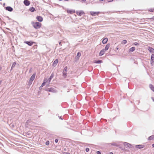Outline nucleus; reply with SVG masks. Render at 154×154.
Returning <instances> with one entry per match:
<instances>
[{
  "label": "nucleus",
  "instance_id": "nucleus-27",
  "mask_svg": "<svg viewBox=\"0 0 154 154\" xmlns=\"http://www.w3.org/2000/svg\"><path fill=\"white\" fill-rule=\"evenodd\" d=\"M16 64V63L15 62H14L13 63V64L12 65V66H11V69L12 70V69L14 68L15 65Z\"/></svg>",
  "mask_w": 154,
  "mask_h": 154
},
{
  "label": "nucleus",
  "instance_id": "nucleus-33",
  "mask_svg": "<svg viewBox=\"0 0 154 154\" xmlns=\"http://www.w3.org/2000/svg\"><path fill=\"white\" fill-rule=\"evenodd\" d=\"M49 144V142L48 141H47L46 143H45V144L47 145H48Z\"/></svg>",
  "mask_w": 154,
  "mask_h": 154
},
{
  "label": "nucleus",
  "instance_id": "nucleus-32",
  "mask_svg": "<svg viewBox=\"0 0 154 154\" xmlns=\"http://www.w3.org/2000/svg\"><path fill=\"white\" fill-rule=\"evenodd\" d=\"M37 47H38V46L37 45H35L33 46V47L34 48H36V49H37Z\"/></svg>",
  "mask_w": 154,
  "mask_h": 154
},
{
  "label": "nucleus",
  "instance_id": "nucleus-40",
  "mask_svg": "<svg viewBox=\"0 0 154 154\" xmlns=\"http://www.w3.org/2000/svg\"><path fill=\"white\" fill-rule=\"evenodd\" d=\"M109 154H113V153L112 152H110Z\"/></svg>",
  "mask_w": 154,
  "mask_h": 154
},
{
  "label": "nucleus",
  "instance_id": "nucleus-30",
  "mask_svg": "<svg viewBox=\"0 0 154 154\" xmlns=\"http://www.w3.org/2000/svg\"><path fill=\"white\" fill-rule=\"evenodd\" d=\"M148 11L151 12H153L154 11V9L152 8L148 10Z\"/></svg>",
  "mask_w": 154,
  "mask_h": 154
},
{
  "label": "nucleus",
  "instance_id": "nucleus-38",
  "mask_svg": "<svg viewBox=\"0 0 154 154\" xmlns=\"http://www.w3.org/2000/svg\"><path fill=\"white\" fill-rule=\"evenodd\" d=\"M55 142H56V143H57L58 142V140H57V139L55 140Z\"/></svg>",
  "mask_w": 154,
  "mask_h": 154
},
{
  "label": "nucleus",
  "instance_id": "nucleus-25",
  "mask_svg": "<svg viewBox=\"0 0 154 154\" xmlns=\"http://www.w3.org/2000/svg\"><path fill=\"white\" fill-rule=\"evenodd\" d=\"M127 41L126 40H123L122 42H121V44H125L127 43Z\"/></svg>",
  "mask_w": 154,
  "mask_h": 154
},
{
  "label": "nucleus",
  "instance_id": "nucleus-8",
  "mask_svg": "<svg viewBox=\"0 0 154 154\" xmlns=\"http://www.w3.org/2000/svg\"><path fill=\"white\" fill-rule=\"evenodd\" d=\"M23 2L25 5L26 6H28L30 4V2L28 0H25Z\"/></svg>",
  "mask_w": 154,
  "mask_h": 154
},
{
  "label": "nucleus",
  "instance_id": "nucleus-22",
  "mask_svg": "<svg viewBox=\"0 0 154 154\" xmlns=\"http://www.w3.org/2000/svg\"><path fill=\"white\" fill-rule=\"evenodd\" d=\"M154 138V135L151 136L149 137L148 140H151Z\"/></svg>",
  "mask_w": 154,
  "mask_h": 154
},
{
  "label": "nucleus",
  "instance_id": "nucleus-1",
  "mask_svg": "<svg viewBox=\"0 0 154 154\" xmlns=\"http://www.w3.org/2000/svg\"><path fill=\"white\" fill-rule=\"evenodd\" d=\"M31 24L32 26L35 29H38L41 28L42 26V23L38 22H32Z\"/></svg>",
  "mask_w": 154,
  "mask_h": 154
},
{
  "label": "nucleus",
  "instance_id": "nucleus-28",
  "mask_svg": "<svg viewBox=\"0 0 154 154\" xmlns=\"http://www.w3.org/2000/svg\"><path fill=\"white\" fill-rule=\"evenodd\" d=\"M81 53L80 52H78L77 54V58H78L79 59V57L81 56Z\"/></svg>",
  "mask_w": 154,
  "mask_h": 154
},
{
  "label": "nucleus",
  "instance_id": "nucleus-12",
  "mask_svg": "<svg viewBox=\"0 0 154 154\" xmlns=\"http://www.w3.org/2000/svg\"><path fill=\"white\" fill-rule=\"evenodd\" d=\"M154 62V54H152L151 57V63H152Z\"/></svg>",
  "mask_w": 154,
  "mask_h": 154
},
{
  "label": "nucleus",
  "instance_id": "nucleus-4",
  "mask_svg": "<svg viewBox=\"0 0 154 154\" xmlns=\"http://www.w3.org/2000/svg\"><path fill=\"white\" fill-rule=\"evenodd\" d=\"M36 19L38 21L40 22H41L43 21V17L40 16H37L36 17Z\"/></svg>",
  "mask_w": 154,
  "mask_h": 154
},
{
  "label": "nucleus",
  "instance_id": "nucleus-37",
  "mask_svg": "<svg viewBox=\"0 0 154 154\" xmlns=\"http://www.w3.org/2000/svg\"><path fill=\"white\" fill-rule=\"evenodd\" d=\"M97 154H101V153L100 151H98L97 152Z\"/></svg>",
  "mask_w": 154,
  "mask_h": 154
},
{
  "label": "nucleus",
  "instance_id": "nucleus-29",
  "mask_svg": "<svg viewBox=\"0 0 154 154\" xmlns=\"http://www.w3.org/2000/svg\"><path fill=\"white\" fill-rule=\"evenodd\" d=\"M112 145L114 146H118V145L116 143H112Z\"/></svg>",
  "mask_w": 154,
  "mask_h": 154
},
{
  "label": "nucleus",
  "instance_id": "nucleus-19",
  "mask_svg": "<svg viewBox=\"0 0 154 154\" xmlns=\"http://www.w3.org/2000/svg\"><path fill=\"white\" fill-rule=\"evenodd\" d=\"M110 44H108L105 47V49L104 50H105V51H106V50H107L109 47H110Z\"/></svg>",
  "mask_w": 154,
  "mask_h": 154
},
{
  "label": "nucleus",
  "instance_id": "nucleus-43",
  "mask_svg": "<svg viewBox=\"0 0 154 154\" xmlns=\"http://www.w3.org/2000/svg\"><path fill=\"white\" fill-rule=\"evenodd\" d=\"M150 19H152L153 20H154V18H151Z\"/></svg>",
  "mask_w": 154,
  "mask_h": 154
},
{
  "label": "nucleus",
  "instance_id": "nucleus-31",
  "mask_svg": "<svg viewBox=\"0 0 154 154\" xmlns=\"http://www.w3.org/2000/svg\"><path fill=\"white\" fill-rule=\"evenodd\" d=\"M66 74H67V72L65 73V72H63V76L64 77H66Z\"/></svg>",
  "mask_w": 154,
  "mask_h": 154
},
{
  "label": "nucleus",
  "instance_id": "nucleus-35",
  "mask_svg": "<svg viewBox=\"0 0 154 154\" xmlns=\"http://www.w3.org/2000/svg\"><path fill=\"white\" fill-rule=\"evenodd\" d=\"M89 149L88 148H86L85 150L86 152H87L89 151Z\"/></svg>",
  "mask_w": 154,
  "mask_h": 154
},
{
  "label": "nucleus",
  "instance_id": "nucleus-46",
  "mask_svg": "<svg viewBox=\"0 0 154 154\" xmlns=\"http://www.w3.org/2000/svg\"><path fill=\"white\" fill-rule=\"evenodd\" d=\"M2 0H0V1H2Z\"/></svg>",
  "mask_w": 154,
  "mask_h": 154
},
{
  "label": "nucleus",
  "instance_id": "nucleus-6",
  "mask_svg": "<svg viewBox=\"0 0 154 154\" xmlns=\"http://www.w3.org/2000/svg\"><path fill=\"white\" fill-rule=\"evenodd\" d=\"M35 73L33 74L30 79V80H29L30 82L31 81V82H32V81H33V80H34V79H35Z\"/></svg>",
  "mask_w": 154,
  "mask_h": 154
},
{
  "label": "nucleus",
  "instance_id": "nucleus-41",
  "mask_svg": "<svg viewBox=\"0 0 154 154\" xmlns=\"http://www.w3.org/2000/svg\"><path fill=\"white\" fill-rule=\"evenodd\" d=\"M59 44L60 45H61V42H60L59 43Z\"/></svg>",
  "mask_w": 154,
  "mask_h": 154
},
{
  "label": "nucleus",
  "instance_id": "nucleus-42",
  "mask_svg": "<svg viewBox=\"0 0 154 154\" xmlns=\"http://www.w3.org/2000/svg\"><path fill=\"white\" fill-rule=\"evenodd\" d=\"M152 146H153V147H154V144H153L152 145Z\"/></svg>",
  "mask_w": 154,
  "mask_h": 154
},
{
  "label": "nucleus",
  "instance_id": "nucleus-45",
  "mask_svg": "<svg viewBox=\"0 0 154 154\" xmlns=\"http://www.w3.org/2000/svg\"><path fill=\"white\" fill-rule=\"evenodd\" d=\"M116 49L117 50H118L119 48H117Z\"/></svg>",
  "mask_w": 154,
  "mask_h": 154
},
{
  "label": "nucleus",
  "instance_id": "nucleus-13",
  "mask_svg": "<svg viewBox=\"0 0 154 154\" xmlns=\"http://www.w3.org/2000/svg\"><path fill=\"white\" fill-rule=\"evenodd\" d=\"M6 9L9 11H13V8L11 7H7L6 8Z\"/></svg>",
  "mask_w": 154,
  "mask_h": 154
},
{
  "label": "nucleus",
  "instance_id": "nucleus-14",
  "mask_svg": "<svg viewBox=\"0 0 154 154\" xmlns=\"http://www.w3.org/2000/svg\"><path fill=\"white\" fill-rule=\"evenodd\" d=\"M58 62V59H56L54 61L53 64V66H55L57 64Z\"/></svg>",
  "mask_w": 154,
  "mask_h": 154
},
{
  "label": "nucleus",
  "instance_id": "nucleus-23",
  "mask_svg": "<svg viewBox=\"0 0 154 154\" xmlns=\"http://www.w3.org/2000/svg\"><path fill=\"white\" fill-rule=\"evenodd\" d=\"M149 87L154 92V86L150 84L149 85Z\"/></svg>",
  "mask_w": 154,
  "mask_h": 154
},
{
  "label": "nucleus",
  "instance_id": "nucleus-20",
  "mask_svg": "<svg viewBox=\"0 0 154 154\" xmlns=\"http://www.w3.org/2000/svg\"><path fill=\"white\" fill-rule=\"evenodd\" d=\"M54 76V74L53 73H52L51 74V75L50 76V78H49V82H51V80L53 78Z\"/></svg>",
  "mask_w": 154,
  "mask_h": 154
},
{
  "label": "nucleus",
  "instance_id": "nucleus-17",
  "mask_svg": "<svg viewBox=\"0 0 154 154\" xmlns=\"http://www.w3.org/2000/svg\"><path fill=\"white\" fill-rule=\"evenodd\" d=\"M135 49V48L134 47H133L130 48L129 51V52H132L134 51Z\"/></svg>",
  "mask_w": 154,
  "mask_h": 154
},
{
  "label": "nucleus",
  "instance_id": "nucleus-16",
  "mask_svg": "<svg viewBox=\"0 0 154 154\" xmlns=\"http://www.w3.org/2000/svg\"><path fill=\"white\" fill-rule=\"evenodd\" d=\"M108 41V38H104L102 41V43L103 44H105L107 43Z\"/></svg>",
  "mask_w": 154,
  "mask_h": 154
},
{
  "label": "nucleus",
  "instance_id": "nucleus-3",
  "mask_svg": "<svg viewBox=\"0 0 154 154\" xmlns=\"http://www.w3.org/2000/svg\"><path fill=\"white\" fill-rule=\"evenodd\" d=\"M92 16L97 15L100 13V12L99 11L98 12H94V11H91L90 12Z\"/></svg>",
  "mask_w": 154,
  "mask_h": 154
},
{
  "label": "nucleus",
  "instance_id": "nucleus-18",
  "mask_svg": "<svg viewBox=\"0 0 154 154\" xmlns=\"http://www.w3.org/2000/svg\"><path fill=\"white\" fill-rule=\"evenodd\" d=\"M47 79H45L44 81L43 82L42 84L41 87H43L45 85V83L47 82Z\"/></svg>",
  "mask_w": 154,
  "mask_h": 154
},
{
  "label": "nucleus",
  "instance_id": "nucleus-5",
  "mask_svg": "<svg viewBox=\"0 0 154 154\" xmlns=\"http://www.w3.org/2000/svg\"><path fill=\"white\" fill-rule=\"evenodd\" d=\"M67 12L68 13L70 14H72L75 13V11L74 10L68 9L67 10Z\"/></svg>",
  "mask_w": 154,
  "mask_h": 154
},
{
  "label": "nucleus",
  "instance_id": "nucleus-26",
  "mask_svg": "<svg viewBox=\"0 0 154 154\" xmlns=\"http://www.w3.org/2000/svg\"><path fill=\"white\" fill-rule=\"evenodd\" d=\"M67 66L65 67L63 70V72L65 73L67 72Z\"/></svg>",
  "mask_w": 154,
  "mask_h": 154
},
{
  "label": "nucleus",
  "instance_id": "nucleus-11",
  "mask_svg": "<svg viewBox=\"0 0 154 154\" xmlns=\"http://www.w3.org/2000/svg\"><path fill=\"white\" fill-rule=\"evenodd\" d=\"M47 91L53 92H56L55 90L53 88H51L48 89Z\"/></svg>",
  "mask_w": 154,
  "mask_h": 154
},
{
  "label": "nucleus",
  "instance_id": "nucleus-10",
  "mask_svg": "<svg viewBox=\"0 0 154 154\" xmlns=\"http://www.w3.org/2000/svg\"><path fill=\"white\" fill-rule=\"evenodd\" d=\"M105 53V51L104 49L101 50L99 53V56H101L103 55Z\"/></svg>",
  "mask_w": 154,
  "mask_h": 154
},
{
  "label": "nucleus",
  "instance_id": "nucleus-44",
  "mask_svg": "<svg viewBox=\"0 0 154 154\" xmlns=\"http://www.w3.org/2000/svg\"><path fill=\"white\" fill-rule=\"evenodd\" d=\"M1 83H2V81H0V85L1 84Z\"/></svg>",
  "mask_w": 154,
  "mask_h": 154
},
{
  "label": "nucleus",
  "instance_id": "nucleus-24",
  "mask_svg": "<svg viewBox=\"0 0 154 154\" xmlns=\"http://www.w3.org/2000/svg\"><path fill=\"white\" fill-rule=\"evenodd\" d=\"M102 62V60H95L94 61V63H100Z\"/></svg>",
  "mask_w": 154,
  "mask_h": 154
},
{
  "label": "nucleus",
  "instance_id": "nucleus-15",
  "mask_svg": "<svg viewBox=\"0 0 154 154\" xmlns=\"http://www.w3.org/2000/svg\"><path fill=\"white\" fill-rule=\"evenodd\" d=\"M144 146L142 145H137L136 146V147L137 148L141 149L143 148Z\"/></svg>",
  "mask_w": 154,
  "mask_h": 154
},
{
  "label": "nucleus",
  "instance_id": "nucleus-7",
  "mask_svg": "<svg viewBox=\"0 0 154 154\" xmlns=\"http://www.w3.org/2000/svg\"><path fill=\"white\" fill-rule=\"evenodd\" d=\"M24 43L27 44L29 46H32L34 43H35V42H24Z\"/></svg>",
  "mask_w": 154,
  "mask_h": 154
},
{
  "label": "nucleus",
  "instance_id": "nucleus-21",
  "mask_svg": "<svg viewBox=\"0 0 154 154\" xmlns=\"http://www.w3.org/2000/svg\"><path fill=\"white\" fill-rule=\"evenodd\" d=\"M29 10L31 12H33L35 11V8L33 7L30 8Z\"/></svg>",
  "mask_w": 154,
  "mask_h": 154
},
{
  "label": "nucleus",
  "instance_id": "nucleus-39",
  "mask_svg": "<svg viewBox=\"0 0 154 154\" xmlns=\"http://www.w3.org/2000/svg\"><path fill=\"white\" fill-rule=\"evenodd\" d=\"M64 154H71L69 152H65Z\"/></svg>",
  "mask_w": 154,
  "mask_h": 154
},
{
  "label": "nucleus",
  "instance_id": "nucleus-9",
  "mask_svg": "<svg viewBox=\"0 0 154 154\" xmlns=\"http://www.w3.org/2000/svg\"><path fill=\"white\" fill-rule=\"evenodd\" d=\"M148 50L151 53H154V49L151 47H149L148 48Z\"/></svg>",
  "mask_w": 154,
  "mask_h": 154
},
{
  "label": "nucleus",
  "instance_id": "nucleus-34",
  "mask_svg": "<svg viewBox=\"0 0 154 154\" xmlns=\"http://www.w3.org/2000/svg\"><path fill=\"white\" fill-rule=\"evenodd\" d=\"M108 2H111L113 1L114 0H106Z\"/></svg>",
  "mask_w": 154,
  "mask_h": 154
},
{
  "label": "nucleus",
  "instance_id": "nucleus-2",
  "mask_svg": "<svg viewBox=\"0 0 154 154\" xmlns=\"http://www.w3.org/2000/svg\"><path fill=\"white\" fill-rule=\"evenodd\" d=\"M76 14L79 16H81L85 14V12L82 11H77L76 12Z\"/></svg>",
  "mask_w": 154,
  "mask_h": 154
},
{
  "label": "nucleus",
  "instance_id": "nucleus-36",
  "mask_svg": "<svg viewBox=\"0 0 154 154\" xmlns=\"http://www.w3.org/2000/svg\"><path fill=\"white\" fill-rule=\"evenodd\" d=\"M134 45H139L138 43L137 42H135L134 43Z\"/></svg>",
  "mask_w": 154,
  "mask_h": 154
}]
</instances>
